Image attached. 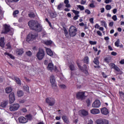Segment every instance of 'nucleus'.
Instances as JSON below:
<instances>
[{
  "label": "nucleus",
  "mask_w": 124,
  "mask_h": 124,
  "mask_svg": "<svg viewBox=\"0 0 124 124\" xmlns=\"http://www.w3.org/2000/svg\"><path fill=\"white\" fill-rule=\"evenodd\" d=\"M1 107H2V108H4L5 107H6V106L7 105V101H4L1 103Z\"/></svg>",
  "instance_id": "473e14b6"
},
{
  "label": "nucleus",
  "mask_w": 124,
  "mask_h": 124,
  "mask_svg": "<svg viewBox=\"0 0 124 124\" xmlns=\"http://www.w3.org/2000/svg\"><path fill=\"white\" fill-rule=\"evenodd\" d=\"M9 103L10 104H12L15 101V94H14V93L12 92L9 95Z\"/></svg>",
  "instance_id": "ddd939ff"
},
{
  "label": "nucleus",
  "mask_w": 124,
  "mask_h": 124,
  "mask_svg": "<svg viewBox=\"0 0 124 124\" xmlns=\"http://www.w3.org/2000/svg\"><path fill=\"white\" fill-rule=\"evenodd\" d=\"M113 26H114V22L111 21V22H109V27H113Z\"/></svg>",
  "instance_id": "052dcab7"
},
{
  "label": "nucleus",
  "mask_w": 124,
  "mask_h": 124,
  "mask_svg": "<svg viewBox=\"0 0 124 124\" xmlns=\"http://www.w3.org/2000/svg\"><path fill=\"white\" fill-rule=\"evenodd\" d=\"M17 14H19V11L18 10H16V11H14V12L13 13V15L14 16H16V15H17Z\"/></svg>",
  "instance_id": "5fc2aeb1"
},
{
  "label": "nucleus",
  "mask_w": 124,
  "mask_h": 124,
  "mask_svg": "<svg viewBox=\"0 0 124 124\" xmlns=\"http://www.w3.org/2000/svg\"><path fill=\"white\" fill-rule=\"evenodd\" d=\"M100 27V26H99V25H98V24H96L94 25V28L95 29H99V27Z\"/></svg>",
  "instance_id": "680f3d73"
},
{
  "label": "nucleus",
  "mask_w": 124,
  "mask_h": 124,
  "mask_svg": "<svg viewBox=\"0 0 124 124\" xmlns=\"http://www.w3.org/2000/svg\"><path fill=\"white\" fill-rule=\"evenodd\" d=\"M97 124H109V121L107 119H99L96 121Z\"/></svg>",
  "instance_id": "9d476101"
},
{
  "label": "nucleus",
  "mask_w": 124,
  "mask_h": 124,
  "mask_svg": "<svg viewBox=\"0 0 124 124\" xmlns=\"http://www.w3.org/2000/svg\"><path fill=\"white\" fill-rule=\"evenodd\" d=\"M101 105V103L99 100H95L92 104V107L93 108H99Z\"/></svg>",
  "instance_id": "9b49d317"
},
{
  "label": "nucleus",
  "mask_w": 124,
  "mask_h": 124,
  "mask_svg": "<svg viewBox=\"0 0 124 124\" xmlns=\"http://www.w3.org/2000/svg\"><path fill=\"white\" fill-rule=\"evenodd\" d=\"M101 23L102 24V26H103L105 29H107V23L104 20L101 21Z\"/></svg>",
  "instance_id": "2f4dec72"
},
{
  "label": "nucleus",
  "mask_w": 124,
  "mask_h": 124,
  "mask_svg": "<svg viewBox=\"0 0 124 124\" xmlns=\"http://www.w3.org/2000/svg\"><path fill=\"white\" fill-rule=\"evenodd\" d=\"M113 69H114V70L116 71H117V72H120L121 71L120 68H119V67L117 66L116 65Z\"/></svg>",
  "instance_id": "c03bdc74"
},
{
  "label": "nucleus",
  "mask_w": 124,
  "mask_h": 124,
  "mask_svg": "<svg viewBox=\"0 0 124 124\" xmlns=\"http://www.w3.org/2000/svg\"><path fill=\"white\" fill-rule=\"evenodd\" d=\"M86 91H79L76 93V97L78 100H85L86 99V96L85 95Z\"/></svg>",
  "instance_id": "7ed1b4c3"
},
{
  "label": "nucleus",
  "mask_w": 124,
  "mask_h": 124,
  "mask_svg": "<svg viewBox=\"0 0 124 124\" xmlns=\"http://www.w3.org/2000/svg\"><path fill=\"white\" fill-rule=\"evenodd\" d=\"M79 113H80L82 116H88L89 115L88 111H86L85 109L80 110Z\"/></svg>",
  "instance_id": "412c9836"
},
{
  "label": "nucleus",
  "mask_w": 124,
  "mask_h": 124,
  "mask_svg": "<svg viewBox=\"0 0 124 124\" xmlns=\"http://www.w3.org/2000/svg\"><path fill=\"white\" fill-rule=\"evenodd\" d=\"M16 53L18 56H21V55H22V54L24 53V50L23 49H18L16 51Z\"/></svg>",
  "instance_id": "5701e85b"
},
{
  "label": "nucleus",
  "mask_w": 124,
  "mask_h": 124,
  "mask_svg": "<svg viewBox=\"0 0 124 124\" xmlns=\"http://www.w3.org/2000/svg\"><path fill=\"white\" fill-rule=\"evenodd\" d=\"M50 84H51L52 88L53 90L57 89V83L56 82V79L54 75H51L50 77Z\"/></svg>",
  "instance_id": "0eeeda50"
},
{
  "label": "nucleus",
  "mask_w": 124,
  "mask_h": 124,
  "mask_svg": "<svg viewBox=\"0 0 124 124\" xmlns=\"http://www.w3.org/2000/svg\"><path fill=\"white\" fill-rule=\"evenodd\" d=\"M77 7H78V8H79L80 9V10H81V11H82L83 10H85V7H84V6H82L81 5H78L77 6Z\"/></svg>",
  "instance_id": "e433bc0d"
},
{
  "label": "nucleus",
  "mask_w": 124,
  "mask_h": 124,
  "mask_svg": "<svg viewBox=\"0 0 124 124\" xmlns=\"http://www.w3.org/2000/svg\"><path fill=\"white\" fill-rule=\"evenodd\" d=\"M109 66L111 69H114L115 66H116V64H115V63H110L109 64Z\"/></svg>",
  "instance_id": "79ce46f5"
},
{
  "label": "nucleus",
  "mask_w": 124,
  "mask_h": 124,
  "mask_svg": "<svg viewBox=\"0 0 124 124\" xmlns=\"http://www.w3.org/2000/svg\"><path fill=\"white\" fill-rule=\"evenodd\" d=\"M26 55H27V56H28L29 57H31V56L32 55V53H31V51L29 50L28 51L26 52Z\"/></svg>",
  "instance_id": "37998d69"
},
{
  "label": "nucleus",
  "mask_w": 124,
  "mask_h": 124,
  "mask_svg": "<svg viewBox=\"0 0 124 124\" xmlns=\"http://www.w3.org/2000/svg\"><path fill=\"white\" fill-rule=\"evenodd\" d=\"M89 21L91 24H93V18L92 17L90 18Z\"/></svg>",
  "instance_id": "e2e57ef3"
},
{
  "label": "nucleus",
  "mask_w": 124,
  "mask_h": 124,
  "mask_svg": "<svg viewBox=\"0 0 124 124\" xmlns=\"http://www.w3.org/2000/svg\"><path fill=\"white\" fill-rule=\"evenodd\" d=\"M4 54L5 56H8V57H9L10 59H12V60H14L15 59V57L10 53L5 52Z\"/></svg>",
  "instance_id": "a878e982"
},
{
  "label": "nucleus",
  "mask_w": 124,
  "mask_h": 124,
  "mask_svg": "<svg viewBox=\"0 0 124 124\" xmlns=\"http://www.w3.org/2000/svg\"><path fill=\"white\" fill-rule=\"evenodd\" d=\"M18 121L19 122L20 124H26V123H28V120L27 118L23 116L19 117L18 118Z\"/></svg>",
  "instance_id": "dca6fc26"
},
{
  "label": "nucleus",
  "mask_w": 124,
  "mask_h": 124,
  "mask_svg": "<svg viewBox=\"0 0 124 124\" xmlns=\"http://www.w3.org/2000/svg\"><path fill=\"white\" fill-rule=\"evenodd\" d=\"M85 13H86L87 15H90V14H91V11L88 9H86L85 10Z\"/></svg>",
  "instance_id": "603ef678"
},
{
  "label": "nucleus",
  "mask_w": 124,
  "mask_h": 124,
  "mask_svg": "<svg viewBox=\"0 0 124 124\" xmlns=\"http://www.w3.org/2000/svg\"><path fill=\"white\" fill-rule=\"evenodd\" d=\"M77 64L80 70L82 71L86 75H89V70L88 69V66L86 64H84L83 66L80 65V63L77 62Z\"/></svg>",
  "instance_id": "39448f33"
},
{
  "label": "nucleus",
  "mask_w": 124,
  "mask_h": 124,
  "mask_svg": "<svg viewBox=\"0 0 124 124\" xmlns=\"http://www.w3.org/2000/svg\"><path fill=\"white\" fill-rule=\"evenodd\" d=\"M28 16L29 17H30V18H32L35 17V15L34 14V13H31L29 14Z\"/></svg>",
  "instance_id": "c9c22d12"
},
{
  "label": "nucleus",
  "mask_w": 124,
  "mask_h": 124,
  "mask_svg": "<svg viewBox=\"0 0 124 124\" xmlns=\"http://www.w3.org/2000/svg\"><path fill=\"white\" fill-rule=\"evenodd\" d=\"M46 52L47 54L50 56V57H51V58H56L57 57V54H54L52 50L50 48H47L46 49Z\"/></svg>",
  "instance_id": "f8f14e48"
},
{
  "label": "nucleus",
  "mask_w": 124,
  "mask_h": 124,
  "mask_svg": "<svg viewBox=\"0 0 124 124\" xmlns=\"http://www.w3.org/2000/svg\"><path fill=\"white\" fill-rule=\"evenodd\" d=\"M86 2H87V0H81L80 4L84 5L86 4Z\"/></svg>",
  "instance_id": "6e6d98bb"
},
{
  "label": "nucleus",
  "mask_w": 124,
  "mask_h": 124,
  "mask_svg": "<svg viewBox=\"0 0 124 124\" xmlns=\"http://www.w3.org/2000/svg\"><path fill=\"white\" fill-rule=\"evenodd\" d=\"M4 37H1L0 39V46L4 48L5 43H4Z\"/></svg>",
  "instance_id": "a211bd4d"
},
{
  "label": "nucleus",
  "mask_w": 124,
  "mask_h": 124,
  "mask_svg": "<svg viewBox=\"0 0 124 124\" xmlns=\"http://www.w3.org/2000/svg\"><path fill=\"white\" fill-rule=\"evenodd\" d=\"M84 62L86 63V64H88L89 63V57L85 56L83 59Z\"/></svg>",
  "instance_id": "f704fd0d"
},
{
  "label": "nucleus",
  "mask_w": 124,
  "mask_h": 124,
  "mask_svg": "<svg viewBox=\"0 0 124 124\" xmlns=\"http://www.w3.org/2000/svg\"><path fill=\"white\" fill-rule=\"evenodd\" d=\"M15 80H16V83L20 86L21 84V79L17 77H15Z\"/></svg>",
  "instance_id": "bb28decb"
},
{
  "label": "nucleus",
  "mask_w": 124,
  "mask_h": 124,
  "mask_svg": "<svg viewBox=\"0 0 124 124\" xmlns=\"http://www.w3.org/2000/svg\"><path fill=\"white\" fill-rule=\"evenodd\" d=\"M20 108V105L19 104H13L10 106V111H11V112L13 111H17L18 109Z\"/></svg>",
  "instance_id": "1a4fd4ad"
},
{
  "label": "nucleus",
  "mask_w": 124,
  "mask_h": 124,
  "mask_svg": "<svg viewBox=\"0 0 124 124\" xmlns=\"http://www.w3.org/2000/svg\"><path fill=\"white\" fill-rule=\"evenodd\" d=\"M89 43L91 44V45H96L97 42L90 41Z\"/></svg>",
  "instance_id": "3c124183"
},
{
  "label": "nucleus",
  "mask_w": 124,
  "mask_h": 124,
  "mask_svg": "<svg viewBox=\"0 0 124 124\" xmlns=\"http://www.w3.org/2000/svg\"><path fill=\"white\" fill-rule=\"evenodd\" d=\"M62 119L65 124H69V120L68 119L67 116L63 115L62 116Z\"/></svg>",
  "instance_id": "aec40b11"
},
{
  "label": "nucleus",
  "mask_w": 124,
  "mask_h": 124,
  "mask_svg": "<svg viewBox=\"0 0 124 124\" xmlns=\"http://www.w3.org/2000/svg\"><path fill=\"white\" fill-rule=\"evenodd\" d=\"M59 87L62 90H64V89H66V86L64 84H61L59 85Z\"/></svg>",
  "instance_id": "49530a36"
},
{
  "label": "nucleus",
  "mask_w": 124,
  "mask_h": 124,
  "mask_svg": "<svg viewBox=\"0 0 124 124\" xmlns=\"http://www.w3.org/2000/svg\"><path fill=\"white\" fill-rule=\"evenodd\" d=\"M52 43V42L51 40L47 41L45 42V44H46V45H51Z\"/></svg>",
  "instance_id": "de8ad7c7"
},
{
  "label": "nucleus",
  "mask_w": 124,
  "mask_h": 124,
  "mask_svg": "<svg viewBox=\"0 0 124 124\" xmlns=\"http://www.w3.org/2000/svg\"><path fill=\"white\" fill-rule=\"evenodd\" d=\"M36 56L39 61L43 60L44 57H45V52L44 51V50L42 48H39Z\"/></svg>",
  "instance_id": "423d86ee"
},
{
  "label": "nucleus",
  "mask_w": 124,
  "mask_h": 124,
  "mask_svg": "<svg viewBox=\"0 0 124 124\" xmlns=\"http://www.w3.org/2000/svg\"><path fill=\"white\" fill-rule=\"evenodd\" d=\"M99 59V58H98V57H95L94 59V61H93V62H94V63L95 64H96V65H99V61L98 60Z\"/></svg>",
  "instance_id": "393cba45"
},
{
  "label": "nucleus",
  "mask_w": 124,
  "mask_h": 124,
  "mask_svg": "<svg viewBox=\"0 0 124 124\" xmlns=\"http://www.w3.org/2000/svg\"><path fill=\"white\" fill-rule=\"evenodd\" d=\"M28 26L32 31H35L37 32H40L42 31V25L38 22V21L33 20H31L28 22Z\"/></svg>",
  "instance_id": "f257e3e1"
},
{
  "label": "nucleus",
  "mask_w": 124,
  "mask_h": 124,
  "mask_svg": "<svg viewBox=\"0 0 124 124\" xmlns=\"http://www.w3.org/2000/svg\"><path fill=\"white\" fill-rule=\"evenodd\" d=\"M101 75H102L103 78H106L107 77H108V76L106 75V74H105V73L103 72L101 73Z\"/></svg>",
  "instance_id": "4d7b16f0"
},
{
  "label": "nucleus",
  "mask_w": 124,
  "mask_h": 124,
  "mask_svg": "<svg viewBox=\"0 0 124 124\" xmlns=\"http://www.w3.org/2000/svg\"><path fill=\"white\" fill-rule=\"evenodd\" d=\"M112 19L113 20V21H117V20H118V18H117V16L116 15H114L112 17Z\"/></svg>",
  "instance_id": "13d9d810"
},
{
  "label": "nucleus",
  "mask_w": 124,
  "mask_h": 124,
  "mask_svg": "<svg viewBox=\"0 0 124 124\" xmlns=\"http://www.w3.org/2000/svg\"><path fill=\"white\" fill-rule=\"evenodd\" d=\"M47 69L48 70H50V71L54 70V64L52 62H49L47 65Z\"/></svg>",
  "instance_id": "6ab92c4d"
},
{
  "label": "nucleus",
  "mask_w": 124,
  "mask_h": 124,
  "mask_svg": "<svg viewBox=\"0 0 124 124\" xmlns=\"http://www.w3.org/2000/svg\"><path fill=\"white\" fill-rule=\"evenodd\" d=\"M46 102L49 106H54L56 104V100L54 98H46Z\"/></svg>",
  "instance_id": "6e6552de"
},
{
  "label": "nucleus",
  "mask_w": 124,
  "mask_h": 124,
  "mask_svg": "<svg viewBox=\"0 0 124 124\" xmlns=\"http://www.w3.org/2000/svg\"><path fill=\"white\" fill-rule=\"evenodd\" d=\"M100 10H101V13H104V11H105V9L104 8H101Z\"/></svg>",
  "instance_id": "0e129e2a"
},
{
  "label": "nucleus",
  "mask_w": 124,
  "mask_h": 124,
  "mask_svg": "<svg viewBox=\"0 0 124 124\" xmlns=\"http://www.w3.org/2000/svg\"><path fill=\"white\" fill-rule=\"evenodd\" d=\"M50 15V18H51V19H53L54 18H56L57 17V13L56 12L51 13Z\"/></svg>",
  "instance_id": "c756f323"
},
{
  "label": "nucleus",
  "mask_w": 124,
  "mask_h": 124,
  "mask_svg": "<svg viewBox=\"0 0 124 124\" xmlns=\"http://www.w3.org/2000/svg\"><path fill=\"white\" fill-rule=\"evenodd\" d=\"M111 55H112V56H117V52L112 51V52L111 53Z\"/></svg>",
  "instance_id": "69168bd1"
},
{
  "label": "nucleus",
  "mask_w": 124,
  "mask_h": 124,
  "mask_svg": "<svg viewBox=\"0 0 124 124\" xmlns=\"http://www.w3.org/2000/svg\"><path fill=\"white\" fill-rule=\"evenodd\" d=\"M37 37H38V33L35 32H31L27 35L26 38V41L30 42V41H33L34 39H36Z\"/></svg>",
  "instance_id": "f03ea898"
},
{
  "label": "nucleus",
  "mask_w": 124,
  "mask_h": 124,
  "mask_svg": "<svg viewBox=\"0 0 124 124\" xmlns=\"http://www.w3.org/2000/svg\"><path fill=\"white\" fill-rule=\"evenodd\" d=\"M115 46L116 47H119L120 46V40L118 39L114 43Z\"/></svg>",
  "instance_id": "58836bf2"
},
{
  "label": "nucleus",
  "mask_w": 124,
  "mask_h": 124,
  "mask_svg": "<svg viewBox=\"0 0 124 124\" xmlns=\"http://www.w3.org/2000/svg\"><path fill=\"white\" fill-rule=\"evenodd\" d=\"M13 89L11 87H7L5 89V92L6 93H10L12 92Z\"/></svg>",
  "instance_id": "c85d7f7f"
},
{
  "label": "nucleus",
  "mask_w": 124,
  "mask_h": 124,
  "mask_svg": "<svg viewBox=\"0 0 124 124\" xmlns=\"http://www.w3.org/2000/svg\"><path fill=\"white\" fill-rule=\"evenodd\" d=\"M77 28L74 26V25H72L70 27L69 29V34L71 37H74V36H76L77 35Z\"/></svg>",
  "instance_id": "20e7f679"
},
{
  "label": "nucleus",
  "mask_w": 124,
  "mask_h": 124,
  "mask_svg": "<svg viewBox=\"0 0 124 124\" xmlns=\"http://www.w3.org/2000/svg\"><path fill=\"white\" fill-rule=\"evenodd\" d=\"M89 7H91V8H94V7H95V5H94V0H92V3L89 4Z\"/></svg>",
  "instance_id": "72a5a7b5"
},
{
  "label": "nucleus",
  "mask_w": 124,
  "mask_h": 124,
  "mask_svg": "<svg viewBox=\"0 0 124 124\" xmlns=\"http://www.w3.org/2000/svg\"><path fill=\"white\" fill-rule=\"evenodd\" d=\"M24 89L27 92L29 93L30 92V89L29 86L26 85V86H24Z\"/></svg>",
  "instance_id": "8fccbe9b"
},
{
  "label": "nucleus",
  "mask_w": 124,
  "mask_h": 124,
  "mask_svg": "<svg viewBox=\"0 0 124 124\" xmlns=\"http://www.w3.org/2000/svg\"><path fill=\"white\" fill-rule=\"evenodd\" d=\"M119 93L121 97H124V93L123 91H119Z\"/></svg>",
  "instance_id": "09e8293b"
},
{
  "label": "nucleus",
  "mask_w": 124,
  "mask_h": 124,
  "mask_svg": "<svg viewBox=\"0 0 124 124\" xmlns=\"http://www.w3.org/2000/svg\"><path fill=\"white\" fill-rule=\"evenodd\" d=\"M86 103L87 104V107H89L91 105V100L88 98L86 100Z\"/></svg>",
  "instance_id": "4c0bfd02"
},
{
  "label": "nucleus",
  "mask_w": 124,
  "mask_h": 124,
  "mask_svg": "<svg viewBox=\"0 0 124 124\" xmlns=\"http://www.w3.org/2000/svg\"><path fill=\"white\" fill-rule=\"evenodd\" d=\"M63 6V4L62 3H60L58 6H57V9L58 10H61V8Z\"/></svg>",
  "instance_id": "a19ab883"
},
{
  "label": "nucleus",
  "mask_w": 124,
  "mask_h": 124,
  "mask_svg": "<svg viewBox=\"0 0 124 124\" xmlns=\"http://www.w3.org/2000/svg\"><path fill=\"white\" fill-rule=\"evenodd\" d=\"M72 12L74 13V14L76 16H79V14H80V12L78 11H76L75 10H72Z\"/></svg>",
  "instance_id": "ea45409f"
},
{
  "label": "nucleus",
  "mask_w": 124,
  "mask_h": 124,
  "mask_svg": "<svg viewBox=\"0 0 124 124\" xmlns=\"http://www.w3.org/2000/svg\"><path fill=\"white\" fill-rule=\"evenodd\" d=\"M64 3L65 4V7H67V8H69L71 7L70 4H69V0H64Z\"/></svg>",
  "instance_id": "4be33fe9"
},
{
  "label": "nucleus",
  "mask_w": 124,
  "mask_h": 124,
  "mask_svg": "<svg viewBox=\"0 0 124 124\" xmlns=\"http://www.w3.org/2000/svg\"><path fill=\"white\" fill-rule=\"evenodd\" d=\"M17 95L18 97H21L24 95V92L23 91L20 90L17 92Z\"/></svg>",
  "instance_id": "b1692460"
},
{
  "label": "nucleus",
  "mask_w": 124,
  "mask_h": 124,
  "mask_svg": "<svg viewBox=\"0 0 124 124\" xmlns=\"http://www.w3.org/2000/svg\"><path fill=\"white\" fill-rule=\"evenodd\" d=\"M4 31L1 32V33H4V34H7L8 32L10 31V26H8L7 24H5L4 26Z\"/></svg>",
  "instance_id": "2eb2a0df"
},
{
  "label": "nucleus",
  "mask_w": 124,
  "mask_h": 124,
  "mask_svg": "<svg viewBox=\"0 0 124 124\" xmlns=\"http://www.w3.org/2000/svg\"><path fill=\"white\" fill-rule=\"evenodd\" d=\"M105 8L106 10H110L111 8H112V7L110 5H106Z\"/></svg>",
  "instance_id": "a18cd8bd"
},
{
  "label": "nucleus",
  "mask_w": 124,
  "mask_h": 124,
  "mask_svg": "<svg viewBox=\"0 0 124 124\" xmlns=\"http://www.w3.org/2000/svg\"><path fill=\"white\" fill-rule=\"evenodd\" d=\"M121 64H124V59H122L119 62Z\"/></svg>",
  "instance_id": "774afa93"
},
{
  "label": "nucleus",
  "mask_w": 124,
  "mask_h": 124,
  "mask_svg": "<svg viewBox=\"0 0 124 124\" xmlns=\"http://www.w3.org/2000/svg\"><path fill=\"white\" fill-rule=\"evenodd\" d=\"M91 114H93L94 115H96L97 114H99L100 113V110L97 108H93L91 110Z\"/></svg>",
  "instance_id": "f3484780"
},
{
  "label": "nucleus",
  "mask_w": 124,
  "mask_h": 124,
  "mask_svg": "<svg viewBox=\"0 0 124 124\" xmlns=\"http://www.w3.org/2000/svg\"><path fill=\"white\" fill-rule=\"evenodd\" d=\"M79 17V16H75L74 17H73V20H76L78 19V17Z\"/></svg>",
  "instance_id": "338daca9"
},
{
  "label": "nucleus",
  "mask_w": 124,
  "mask_h": 124,
  "mask_svg": "<svg viewBox=\"0 0 124 124\" xmlns=\"http://www.w3.org/2000/svg\"><path fill=\"white\" fill-rule=\"evenodd\" d=\"M26 118H27V121H31L32 120V115L31 114H27L25 116Z\"/></svg>",
  "instance_id": "cd10ccee"
},
{
  "label": "nucleus",
  "mask_w": 124,
  "mask_h": 124,
  "mask_svg": "<svg viewBox=\"0 0 124 124\" xmlns=\"http://www.w3.org/2000/svg\"><path fill=\"white\" fill-rule=\"evenodd\" d=\"M69 68L71 71H74V70H75V66H74V64L71 63L69 66Z\"/></svg>",
  "instance_id": "7c9ffc66"
},
{
  "label": "nucleus",
  "mask_w": 124,
  "mask_h": 124,
  "mask_svg": "<svg viewBox=\"0 0 124 124\" xmlns=\"http://www.w3.org/2000/svg\"><path fill=\"white\" fill-rule=\"evenodd\" d=\"M97 34L99 36H102V33L100 31H97Z\"/></svg>",
  "instance_id": "bf43d9fd"
},
{
  "label": "nucleus",
  "mask_w": 124,
  "mask_h": 124,
  "mask_svg": "<svg viewBox=\"0 0 124 124\" xmlns=\"http://www.w3.org/2000/svg\"><path fill=\"white\" fill-rule=\"evenodd\" d=\"M101 113L102 115H104L105 116H107L108 114H109V109L107 108L104 107L100 109Z\"/></svg>",
  "instance_id": "4468645a"
},
{
  "label": "nucleus",
  "mask_w": 124,
  "mask_h": 124,
  "mask_svg": "<svg viewBox=\"0 0 124 124\" xmlns=\"http://www.w3.org/2000/svg\"><path fill=\"white\" fill-rule=\"evenodd\" d=\"M6 46H7V49H11V45L10 42L8 43Z\"/></svg>",
  "instance_id": "864d4df0"
}]
</instances>
